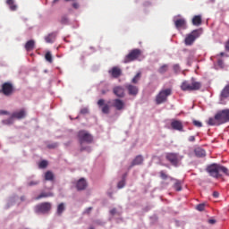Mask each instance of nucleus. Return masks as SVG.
<instances>
[{
  "label": "nucleus",
  "instance_id": "obj_53",
  "mask_svg": "<svg viewBox=\"0 0 229 229\" xmlns=\"http://www.w3.org/2000/svg\"><path fill=\"white\" fill-rule=\"evenodd\" d=\"M58 1H60V0H54V1L52 2V4H56V3H58Z\"/></svg>",
  "mask_w": 229,
  "mask_h": 229
},
{
  "label": "nucleus",
  "instance_id": "obj_58",
  "mask_svg": "<svg viewBox=\"0 0 229 229\" xmlns=\"http://www.w3.org/2000/svg\"><path fill=\"white\" fill-rule=\"evenodd\" d=\"M216 0H211L212 3H214Z\"/></svg>",
  "mask_w": 229,
  "mask_h": 229
},
{
  "label": "nucleus",
  "instance_id": "obj_30",
  "mask_svg": "<svg viewBox=\"0 0 229 229\" xmlns=\"http://www.w3.org/2000/svg\"><path fill=\"white\" fill-rule=\"evenodd\" d=\"M169 71V65L168 64H163L158 70L157 72H159V74H165V72H167Z\"/></svg>",
  "mask_w": 229,
  "mask_h": 229
},
{
  "label": "nucleus",
  "instance_id": "obj_23",
  "mask_svg": "<svg viewBox=\"0 0 229 229\" xmlns=\"http://www.w3.org/2000/svg\"><path fill=\"white\" fill-rule=\"evenodd\" d=\"M170 180L172 182H175L174 184V189L175 191H177L178 192H180V191H182V181L178 180V179H174L173 177H170Z\"/></svg>",
  "mask_w": 229,
  "mask_h": 229
},
{
  "label": "nucleus",
  "instance_id": "obj_6",
  "mask_svg": "<svg viewBox=\"0 0 229 229\" xmlns=\"http://www.w3.org/2000/svg\"><path fill=\"white\" fill-rule=\"evenodd\" d=\"M142 55V51L139 48H135L130 51V53L124 57L123 64H130V62H134Z\"/></svg>",
  "mask_w": 229,
  "mask_h": 229
},
{
  "label": "nucleus",
  "instance_id": "obj_13",
  "mask_svg": "<svg viewBox=\"0 0 229 229\" xmlns=\"http://www.w3.org/2000/svg\"><path fill=\"white\" fill-rule=\"evenodd\" d=\"M174 26L177 30H187V21L183 18L174 20Z\"/></svg>",
  "mask_w": 229,
  "mask_h": 229
},
{
  "label": "nucleus",
  "instance_id": "obj_55",
  "mask_svg": "<svg viewBox=\"0 0 229 229\" xmlns=\"http://www.w3.org/2000/svg\"><path fill=\"white\" fill-rule=\"evenodd\" d=\"M102 94H106V91H105V90H102Z\"/></svg>",
  "mask_w": 229,
  "mask_h": 229
},
{
  "label": "nucleus",
  "instance_id": "obj_4",
  "mask_svg": "<svg viewBox=\"0 0 229 229\" xmlns=\"http://www.w3.org/2000/svg\"><path fill=\"white\" fill-rule=\"evenodd\" d=\"M201 89V82H198L196 81H192L191 83H190L187 81H184L181 85V89L185 91H192V90H199Z\"/></svg>",
  "mask_w": 229,
  "mask_h": 229
},
{
  "label": "nucleus",
  "instance_id": "obj_41",
  "mask_svg": "<svg viewBox=\"0 0 229 229\" xmlns=\"http://www.w3.org/2000/svg\"><path fill=\"white\" fill-rule=\"evenodd\" d=\"M193 124L197 127V128H201V126H203V123H201V122L198 121V120H193Z\"/></svg>",
  "mask_w": 229,
  "mask_h": 229
},
{
  "label": "nucleus",
  "instance_id": "obj_47",
  "mask_svg": "<svg viewBox=\"0 0 229 229\" xmlns=\"http://www.w3.org/2000/svg\"><path fill=\"white\" fill-rule=\"evenodd\" d=\"M72 7H73L75 10H78V8H80V4H78V3H73V4H72Z\"/></svg>",
  "mask_w": 229,
  "mask_h": 229
},
{
  "label": "nucleus",
  "instance_id": "obj_37",
  "mask_svg": "<svg viewBox=\"0 0 229 229\" xmlns=\"http://www.w3.org/2000/svg\"><path fill=\"white\" fill-rule=\"evenodd\" d=\"M196 210H199V212H203V210H205V203L197 205Z\"/></svg>",
  "mask_w": 229,
  "mask_h": 229
},
{
  "label": "nucleus",
  "instance_id": "obj_45",
  "mask_svg": "<svg viewBox=\"0 0 229 229\" xmlns=\"http://www.w3.org/2000/svg\"><path fill=\"white\" fill-rule=\"evenodd\" d=\"M110 214H111V216H115L117 214V209L116 208L111 209Z\"/></svg>",
  "mask_w": 229,
  "mask_h": 229
},
{
  "label": "nucleus",
  "instance_id": "obj_20",
  "mask_svg": "<svg viewBox=\"0 0 229 229\" xmlns=\"http://www.w3.org/2000/svg\"><path fill=\"white\" fill-rule=\"evenodd\" d=\"M77 191H85L87 189V181L84 178H81L76 183Z\"/></svg>",
  "mask_w": 229,
  "mask_h": 229
},
{
  "label": "nucleus",
  "instance_id": "obj_33",
  "mask_svg": "<svg viewBox=\"0 0 229 229\" xmlns=\"http://www.w3.org/2000/svg\"><path fill=\"white\" fill-rule=\"evenodd\" d=\"M208 124H209V126H216V125H219L222 123H219V122L217 121V119H216V115L215 118H209Z\"/></svg>",
  "mask_w": 229,
  "mask_h": 229
},
{
  "label": "nucleus",
  "instance_id": "obj_46",
  "mask_svg": "<svg viewBox=\"0 0 229 229\" xmlns=\"http://www.w3.org/2000/svg\"><path fill=\"white\" fill-rule=\"evenodd\" d=\"M8 111L5 110H0V115H8Z\"/></svg>",
  "mask_w": 229,
  "mask_h": 229
},
{
  "label": "nucleus",
  "instance_id": "obj_32",
  "mask_svg": "<svg viewBox=\"0 0 229 229\" xmlns=\"http://www.w3.org/2000/svg\"><path fill=\"white\" fill-rule=\"evenodd\" d=\"M53 196V193L51 192H42L38 197H36V199H42V198H51Z\"/></svg>",
  "mask_w": 229,
  "mask_h": 229
},
{
  "label": "nucleus",
  "instance_id": "obj_19",
  "mask_svg": "<svg viewBox=\"0 0 229 229\" xmlns=\"http://www.w3.org/2000/svg\"><path fill=\"white\" fill-rule=\"evenodd\" d=\"M144 162V157L140 155L137 156L131 162V165L129 166V169H131V167L135 165H141V164Z\"/></svg>",
  "mask_w": 229,
  "mask_h": 229
},
{
  "label": "nucleus",
  "instance_id": "obj_42",
  "mask_svg": "<svg viewBox=\"0 0 229 229\" xmlns=\"http://www.w3.org/2000/svg\"><path fill=\"white\" fill-rule=\"evenodd\" d=\"M55 148H58V143H52L47 145L48 149H55Z\"/></svg>",
  "mask_w": 229,
  "mask_h": 229
},
{
  "label": "nucleus",
  "instance_id": "obj_34",
  "mask_svg": "<svg viewBox=\"0 0 229 229\" xmlns=\"http://www.w3.org/2000/svg\"><path fill=\"white\" fill-rule=\"evenodd\" d=\"M159 176L161 180H167L168 178L171 180V176H169L167 173L164 170L159 172Z\"/></svg>",
  "mask_w": 229,
  "mask_h": 229
},
{
  "label": "nucleus",
  "instance_id": "obj_44",
  "mask_svg": "<svg viewBox=\"0 0 229 229\" xmlns=\"http://www.w3.org/2000/svg\"><path fill=\"white\" fill-rule=\"evenodd\" d=\"M81 114L82 115H85V114H89V108L84 107V108L81 109Z\"/></svg>",
  "mask_w": 229,
  "mask_h": 229
},
{
  "label": "nucleus",
  "instance_id": "obj_17",
  "mask_svg": "<svg viewBox=\"0 0 229 229\" xmlns=\"http://www.w3.org/2000/svg\"><path fill=\"white\" fill-rule=\"evenodd\" d=\"M113 106L117 110H124L125 104L123 100L115 98L113 100Z\"/></svg>",
  "mask_w": 229,
  "mask_h": 229
},
{
  "label": "nucleus",
  "instance_id": "obj_51",
  "mask_svg": "<svg viewBox=\"0 0 229 229\" xmlns=\"http://www.w3.org/2000/svg\"><path fill=\"white\" fill-rule=\"evenodd\" d=\"M213 197H214V198H219V192L214 191V192H213Z\"/></svg>",
  "mask_w": 229,
  "mask_h": 229
},
{
  "label": "nucleus",
  "instance_id": "obj_22",
  "mask_svg": "<svg viewBox=\"0 0 229 229\" xmlns=\"http://www.w3.org/2000/svg\"><path fill=\"white\" fill-rule=\"evenodd\" d=\"M194 153L199 158H203V157H207V152L201 148H195Z\"/></svg>",
  "mask_w": 229,
  "mask_h": 229
},
{
  "label": "nucleus",
  "instance_id": "obj_57",
  "mask_svg": "<svg viewBox=\"0 0 229 229\" xmlns=\"http://www.w3.org/2000/svg\"><path fill=\"white\" fill-rule=\"evenodd\" d=\"M66 2H69V1H74V0H65Z\"/></svg>",
  "mask_w": 229,
  "mask_h": 229
},
{
  "label": "nucleus",
  "instance_id": "obj_52",
  "mask_svg": "<svg viewBox=\"0 0 229 229\" xmlns=\"http://www.w3.org/2000/svg\"><path fill=\"white\" fill-rule=\"evenodd\" d=\"M225 50L229 52V41L225 43Z\"/></svg>",
  "mask_w": 229,
  "mask_h": 229
},
{
  "label": "nucleus",
  "instance_id": "obj_28",
  "mask_svg": "<svg viewBox=\"0 0 229 229\" xmlns=\"http://www.w3.org/2000/svg\"><path fill=\"white\" fill-rule=\"evenodd\" d=\"M221 98H223L224 99H225L226 98H229V84L226 85L221 91L220 94Z\"/></svg>",
  "mask_w": 229,
  "mask_h": 229
},
{
  "label": "nucleus",
  "instance_id": "obj_48",
  "mask_svg": "<svg viewBox=\"0 0 229 229\" xmlns=\"http://www.w3.org/2000/svg\"><path fill=\"white\" fill-rule=\"evenodd\" d=\"M90 212H92V208H86V210L84 211V214H90Z\"/></svg>",
  "mask_w": 229,
  "mask_h": 229
},
{
  "label": "nucleus",
  "instance_id": "obj_40",
  "mask_svg": "<svg viewBox=\"0 0 229 229\" xmlns=\"http://www.w3.org/2000/svg\"><path fill=\"white\" fill-rule=\"evenodd\" d=\"M124 185H126V182L124 181V179H123L122 181H120L117 184V188L118 189H123L124 187Z\"/></svg>",
  "mask_w": 229,
  "mask_h": 229
},
{
  "label": "nucleus",
  "instance_id": "obj_56",
  "mask_svg": "<svg viewBox=\"0 0 229 229\" xmlns=\"http://www.w3.org/2000/svg\"><path fill=\"white\" fill-rule=\"evenodd\" d=\"M218 64H222V61H221V60H219V61H218Z\"/></svg>",
  "mask_w": 229,
  "mask_h": 229
},
{
  "label": "nucleus",
  "instance_id": "obj_21",
  "mask_svg": "<svg viewBox=\"0 0 229 229\" xmlns=\"http://www.w3.org/2000/svg\"><path fill=\"white\" fill-rule=\"evenodd\" d=\"M56 39V32H52L45 37V40L47 44H53L55 40Z\"/></svg>",
  "mask_w": 229,
  "mask_h": 229
},
{
  "label": "nucleus",
  "instance_id": "obj_27",
  "mask_svg": "<svg viewBox=\"0 0 229 229\" xmlns=\"http://www.w3.org/2000/svg\"><path fill=\"white\" fill-rule=\"evenodd\" d=\"M201 22H202L201 15H195L192 18V24H193V26H201Z\"/></svg>",
  "mask_w": 229,
  "mask_h": 229
},
{
  "label": "nucleus",
  "instance_id": "obj_26",
  "mask_svg": "<svg viewBox=\"0 0 229 229\" xmlns=\"http://www.w3.org/2000/svg\"><path fill=\"white\" fill-rule=\"evenodd\" d=\"M65 212V204L64 202L58 204L57 209H56V215L62 216Z\"/></svg>",
  "mask_w": 229,
  "mask_h": 229
},
{
  "label": "nucleus",
  "instance_id": "obj_15",
  "mask_svg": "<svg viewBox=\"0 0 229 229\" xmlns=\"http://www.w3.org/2000/svg\"><path fill=\"white\" fill-rule=\"evenodd\" d=\"M171 127L173 130H176L177 131H183V123H182L180 120H173Z\"/></svg>",
  "mask_w": 229,
  "mask_h": 229
},
{
  "label": "nucleus",
  "instance_id": "obj_43",
  "mask_svg": "<svg viewBox=\"0 0 229 229\" xmlns=\"http://www.w3.org/2000/svg\"><path fill=\"white\" fill-rule=\"evenodd\" d=\"M38 183H40L39 181H31L30 182H28L29 187H33V185H38Z\"/></svg>",
  "mask_w": 229,
  "mask_h": 229
},
{
  "label": "nucleus",
  "instance_id": "obj_54",
  "mask_svg": "<svg viewBox=\"0 0 229 229\" xmlns=\"http://www.w3.org/2000/svg\"><path fill=\"white\" fill-rule=\"evenodd\" d=\"M220 56H225L224 52H221V53H220Z\"/></svg>",
  "mask_w": 229,
  "mask_h": 229
},
{
  "label": "nucleus",
  "instance_id": "obj_1",
  "mask_svg": "<svg viewBox=\"0 0 229 229\" xmlns=\"http://www.w3.org/2000/svg\"><path fill=\"white\" fill-rule=\"evenodd\" d=\"M79 143L81 145L80 151L81 153L83 151H88V153H90V147L83 146V144H92V141L94 140V138L92 137V134L89 133L87 131H80L77 134Z\"/></svg>",
  "mask_w": 229,
  "mask_h": 229
},
{
  "label": "nucleus",
  "instance_id": "obj_39",
  "mask_svg": "<svg viewBox=\"0 0 229 229\" xmlns=\"http://www.w3.org/2000/svg\"><path fill=\"white\" fill-rule=\"evenodd\" d=\"M61 24H69V19L66 16H63L60 20Z\"/></svg>",
  "mask_w": 229,
  "mask_h": 229
},
{
  "label": "nucleus",
  "instance_id": "obj_29",
  "mask_svg": "<svg viewBox=\"0 0 229 229\" xmlns=\"http://www.w3.org/2000/svg\"><path fill=\"white\" fill-rule=\"evenodd\" d=\"M45 180H46L47 182H53V180H55V174H53V172L47 171V172L45 174Z\"/></svg>",
  "mask_w": 229,
  "mask_h": 229
},
{
  "label": "nucleus",
  "instance_id": "obj_11",
  "mask_svg": "<svg viewBox=\"0 0 229 229\" xmlns=\"http://www.w3.org/2000/svg\"><path fill=\"white\" fill-rule=\"evenodd\" d=\"M0 92H2L4 96H12V94H13V85L10 82L4 83Z\"/></svg>",
  "mask_w": 229,
  "mask_h": 229
},
{
  "label": "nucleus",
  "instance_id": "obj_50",
  "mask_svg": "<svg viewBox=\"0 0 229 229\" xmlns=\"http://www.w3.org/2000/svg\"><path fill=\"white\" fill-rule=\"evenodd\" d=\"M208 222L209 225H216V219H209Z\"/></svg>",
  "mask_w": 229,
  "mask_h": 229
},
{
  "label": "nucleus",
  "instance_id": "obj_3",
  "mask_svg": "<svg viewBox=\"0 0 229 229\" xmlns=\"http://www.w3.org/2000/svg\"><path fill=\"white\" fill-rule=\"evenodd\" d=\"M171 94H173V89L170 88L160 90L156 96V105H162L163 103H165L168 96H171Z\"/></svg>",
  "mask_w": 229,
  "mask_h": 229
},
{
  "label": "nucleus",
  "instance_id": "obj_5",
  "mask_svg": "<svg viewBox=\"0 0 229 229\" xmlns=\"http://www.w3.org/2000/svg\"><path fill=\"white\" fill-rule=\"evenodd\" d=\"M182 158L183 157H180L178 153L170 152V153H166L165 155V159L168 162H170V164H172L174 167H178Z\"/></svg>",
  "mask_w": 229,
  "mask_h": 229
},
{
  "label": "nucleus",
  "instance_id": "obj_38",
  "mask_svg": "<svg viewBox=\"0 0 229 229\" xmlns=\"http://www.w3.org/2000/svg\"><path fill=\"white\" fill-rule=\"evenodd\" d=\"M38 165L40 169H46V167H47V161L42 160Z\"/></svg>",
  "mask_w": 229,
  "mask_h": 229
},
{
  "label": "nucleus",
  "instance_id": "obj_2",
  "mask_svg": "<svg viewBox=\"0 0 229 229\" xmlns=\"http://www.w3.org/2000/svg\"><path fill=\"white\" fill-rule=\"evenodd\" d=\"M206 171L210 176H212V178H221L222 175L220 173H224V174L229 176L228 168L217 164H212L208 165Z\"/></svg>",
  "mask_w": 229,
  "mask_h": 229
},
{
  "label": "nucleus",
  "instance_id": "obj_24",
  "mask_svg": "<svg viewBox=\"0 0 229 229\" xmlns=\"http://www.w3.org/2000/svg\"><path fill=\"white\" fill-rule=\"evenodd\" d=\"M5 3L7 6H9L11 12H17V5L15 4V0H6Z\"/></svg>",
  "mask_w": 229,
  "mask_h": 229
},
{
  "label": "nucleus",
  "instance_id": "obj_14",
  "mask_svg": "<svg viewBox=\"0 0 229 229\" xmlns=\"http://www.w3.org/2000/svg\"><path fill=\"white\" fill-rule=\"evenodd\" d=\"M125 89L128 90L130 96H137V94H139V87L133 84H127Z\"/></svg>",
  "mask_w": 229,
  "mask_h": 229
},
{
  "label": "nucleus",
  "instance_id": "obj_18",
  "mask_svg": "<svg viewBox=\"0 0 229 229\" xmlns=\"http://www.w3.org/2000/svg\"><path fill=\"white\" fill-rule=\"evenodd\" d=\"M113 93L117 98H124V88L121 86H116L113 89Z\"/></svg>",
  "mask_w": 229,
  "mask_h": 229
},
{
  "label": "nucleus",
  "instance_id": "obj_25",
  "mask_svg": "<svg viewBox=\"0 0 229 229\" xmlns=\"http://www.w3.org/2000/svg\"><path fill=\"white\" fill-rule=\"evenodd\" d=\"M26 51H33L35 49V40L30 39L25 44Z\"/></svg>",
  "mask_w": 229,
  "mask_h": 229
},
{
  "label": "nucleus",
  "instance_id": "obj_9",
  "mask_svg": "<svg viewBox=\"0 0 229 229\" xmlns=\"http://www.w3.org/2000/svg\"><path fill=\"white\" fill-rule=\"evenodd\" d=\"M51 208H52L51 203L43 202V203L36 206V212L38 214H47V212H49V210H51Z\"/></svg>",
  "mask_w": 229,
  "mask_h": 229
},
{
  "label": "nucleus",
  "instance_id": "obj_49",
  "mask_svg": "<svg viewBox=\"0 0 229 229\" xmlns=\"http://www.w3.org/2000/svg\"><path fill=\"white\" fill-rule=\"evenodd\" d=\"M194 140H196V138L194 136H190L189 137V141L190 142H194Z\"/></svg>",
  "mask_w": 229,
  "mask_h": 229
},
{
  "label": "nucleus",
  "instance_id": "obj_7",
  "mask_svg": "<svg viewBox=\"0 0 229 229\" xmlns=\"http://www.w3.org/2000/svg\"><path fill=\"white\" fill-rule=\"evenodd\" d=\"M216 119L218 124H225V123H229V109H224L216 114Z\"/></svg>",
  "mask_w": 229,
  "mask_h": 229
},
{
  "label": "nucleus",
  "instance_id": "obj_10",
  "mask_svg": "<svg viewBox=\"0 0 229 229\" xmlns=\"http://www.w3.org/2000/svg\"><path fill=\"white\" fill-rule=\"evenodd\" d=\"M24 117H26V110L25 109H21L20 111H16L14 113H13L11 118L9 120L4 121V123L5 124H8L9 123H11L12 119H24Z\"/></svg>",
  "mask_w": 229,
  "mask_h": 229
},
{
  "label": "nucleus",
  "instance_id": "obj_12",
  "mask_svg": "<svg viewBox=\"0 0 229 229\" xmlns=\"http://www.w3.org/2000/svg\"><path fill=\"white\" fill-rule=\"evenodd\" d=\"M97 104H98V106L99 108H101L102 114H110V105L105 103V99L100 98V99L98 101Z\"/></svg>",
  "mask_w": 229,
  "mask_h": 229
},
{
  "label": "nucleus",
  "instance_id": "obj_16",
  "mask_svg": "<svg viewBox=\"0 0 229 229\" xmlns=\"http://www.w3.org/2000/svg\"><path fill=\"white\" fill-rule=\"evenodd\" d=\"M108 72L113 78H119V76L123 74V70H121V68L117 66H114L111 70H109Z\"/></svg>",
  "mask_w": 229,
  "mask_h": 229
},
{
  "label": "nucleus",
  "instance_id": "obj_8",
  "mask_svg": "<svg viewBox=\"0 0 229 229\" xmlns=\"http://www.w3.org/2000/svg\"><path fill=\"white\" fill-rule=\"evenodd\" d=\"M196 38H199V30H195L191 33L188 34L184 39L185 46H192L196 41Z\"/></svg>",
  "mask_w": 229,
  "mask_h": 229
},
{
  "label": "nucleus",
  "instance_id": "obj_36",
  "mask_svg": "<svg viewBox=\"0 0 229 229\" xmlns=\"http://www.w3.org/2000/svg\"><path fill=\"white\" fill-rule=\"evenodd\" d=\"M173 71L175 74L181 72L182 69L180 68V64H174Z\"/></svg>",
  "mask_w": 229,
  "mask_h": 229
},
{
  "label": "nucleus",
  "instance_id": "obj_31",
  "mask_svg": "<svg viewBox=\"0 0 229 229\" xmlns=\"http://www.w3.org/2000/svg\"><path fill=\"white\" fill-rule=\"evenodd\" d=\"M142 76L141 72H138L131 80V83H133L134 85H137V83H139V81H140V78Z\"/></svg>",
  "mask_w": 229,
  "mask_h": 229
},
{
  "label": "nucleus",
  "instance_id": "obj_35",
  "mask_svg": "<svg viewBox=\"0 0 229 229\" xmlns=\"http://www.w3.org/2000/svg\"><path fill=\"white\" fill-rule=\"evenodd\" d=\"M45 58L47 62H49V64H53V55H51V52H47L45 55Z\"/></svg>",
  "mask_w": 229,
  "mask_h": 229
}]
</instances>
